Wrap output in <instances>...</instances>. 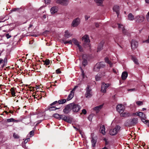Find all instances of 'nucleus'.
Instances as JSON below:
<instances>
[{"label": "nucleus", "mask_w": 149, "mask_h": 149, "mask_svg": "<svg viewBox=\"0 0 149 149\" xmlns=\"http://www.w3.org/2000/svg\"><path fill=\"white\" fill-rule=\"evenodd\" d=\"M120 127L119 125H116L114 128L110 130L109 131L110 134L111 135H115L120 132Z\"/></svg>", "instance_id": "obj_1"}, {"label": "nucleus", "mask_w": 149, "mask_h": 149, "mask_svg": "<svg viewBox=\"0 0 149 149\" xmlns=\"http://www.w3.org/2000/svg\"><path fill=\"white\" fill-rule=\"evenodd\" d=\"M138 122L137 119L134 118L132 119L128 120L125 122V124L127 126L134 125L137 123Z\"/></svg>", "instance_id": "obj_2"}, {"label": "nucleus", "mask_w": 149, "mask_h": 149, "mask_svg": "<svg viewBox=\"0 0 149 149\" xmlns=\"http://www.w3.org/2000/svg\"><path fill=\"white\" fill-rule=\"evenodd\" d=\"M85 97L87 98H90L92 96V94L91 89L89 85H87Z\"/></svg>", "instance_id": "obj_3"}, {"label": "nucleus", "mask_w": 149, "mask_h": 149, "mask_svg": "<svg viewBox=\"0 0 149 149\" xmlns=\"http://www.w3.org/2000/svg\"><path fill=\"white\" fill-rule=\"evenodd\" d=\"M105 65L104 62H101L97 63L94 67V70L95 71H98L99 69L101 68L104 67Z\"/></svg>", "instance_id": "obj_4"}, {"label": "nucleus", "mask_w": 149, "mask_h": 149, "mask_svg": "<svg viewBox=\"0 0 149 149\" xmlns=\"http://www.w3.org/2000/svg\"><path fill=\"white\" fill-rule=\"evenodd\" d=\"M72 110L74 112H78L80 109V107L77 104L74 103L70 104Z\"/></svg>", "instance_id": "obj_5"}, {"label": "nucleus", "mask_w": 149, "mask_h": 149, "mask_svg": "<svg viewBox=\"0 0 149 149\" xmlns=\"http://www.w3.org/2000/svg\"><path fill=\"white\" fill-rule=\"evenodd\" d=\"M110 85L109 84H105L103 83L101 86V91L102 92L105 93L106 92V89Z\"/></svg>", "instance_id": "obj_6"}, {"label": "nucleus", "mask_w": 149, "mask_h": 149, "mask_svg": "<svg viewBox=\"0 0 149 149\" xmlns=\"http://www.w3.org/2000/svg\"><path fill=\"white\" fill-rule=\"evenodd\" d=\"M80 19L77 17L74 19L72 21V26L73 27L77 26L80 24Z\"/></svg>", "instance_id": "obj_7"}, {"label": "nucleus", "mask_w": 149, "mask_h": 149, "mask_svg": "<svg viewBox=\"0 0 149 149\" xmlns=\"http://www.w3.org/2000/svg\"><path fill=\"white\" fill-rule=\"evenodd\" d=\"M124 106L121 104H118L116 107L117 111L120 113H123L124 112Z\"/></svg>", "instance_id": "obj_8"}, {"label": "nucleus", "mask_w": 149, "mask_h": 149, "mask_svg": "<svg viewBox=\"0 0 149 149\" xmlns=\"http://www.w3.org/2000/svg\"><path fill=\"white\" fill-rule=\"evenodd\" d=\"M135 19L136 22L141 23L143 21L144 17L143 16L138 15L136 17Z\"/></svg>", "instance_id": "obj_9"}, {"label": "nucleus", "mask_w": 149, "mask_h": 149, "mask_svg": "<svg viewBox=\"0 0 149 149\" xmlns=\"http://www.w3.org/2000/svg\"><path fill=\"white\" fill-rule=\"evenodd\" d=\"M82 40L84 41L85 43H87V46L88 47H90L89 42H90V40L88 36L87 35H85L82 37Z\"/></svg>", "instance_id": "obj_10"}, {"label": "nucleus", "mask_w": 149, "mask_h": 149, "mask_svg": "<svg viewBox=\"0 0 149 149\" xmlns=\"http://www.w3.org/2000/svg\"><path fill=\"white\" fill-rule=\"evenodd\" d=\"M72 110L70 104L67 105L63 110V112L65 113H69Z\"/></svg>", "instance_id": "obj_11"}, {"label": "nucleus", "mask_w": 149, "mask_h": 149, "mask_svg": "<svg viewBox=\"0 0 149 149\" xmlns=\"http://www.w3.org/2000/svg\"><path fill=\"white\" fill-rule=\"evenodd\" d=\"M66 102V100L65 99H63L61 100H59L58 102L57 101H55L53 103L51 104L50 105L52 106L53 105H54L58 103L60 104H62L65 103Z\"/></svg>", "instance_id": "obj_12"}, {"label": "nucleus", "mask_w": 149, "mask_h": 149, "mask_svg": "<svg viewBox=\"0 0 149 149\" xmlns=\"http://www.w3.org/2000/svg\"><path fill=\"white\" fill-rule=\"evenodd\" d=\"M118 28L119 29H121L125 35H128V32L124 28L123 26L120 24H118Z\"/></svg>", "instance_id": "obj_13"}, {"label": "nucleus", "mask_w": 149, "mask_h": 149, "mask_svg": "<svg viewBox=\"0 0 149 149\" xmlns=\"http://www.w3.org/2000/svg\"><path fill=\"white\" fill-rule=\"evenodd\" d=\"M138 45V42L137 41L132 40L131 42V46L132 49H134L136 48Z\"/></svg>", "instance_id": "obj_14"}, {"label": "nucleus", "mask_w": 149, "mask_h": 149, "mask_svg": "<svg viewBox=\"0 0 149 149\" xmlns=\"http://www.w3.org/2000/svg\"><path fill=\"white\" fill-rule=\"evenodd\" d=\"M100 132L103 135H104L106 134L105 128L104 125H101L100 126V128L99 129Z\"/></svg>", "instance_id": "obj_15"}, {"label": "nucleus", "mask_w": 149, "mask_h": 149, "mask_svg": "<svg viewBox=\"0 0 149 149\" xmlns=\"http://www.w3.org/2000/svg\"><path fill=\"white\" fill-rule=\"evenodd\" d=\"M113 11L115 12L117 14L118 17L119 15V7L118 6H115L113 8Z\"/></svg>", "instance_id": "obj_16"}, {"label": "nucleus", "mask_w": 149, "mask_h": 149, "mask_svg": "<svg viewBox=\"0 0 149 149\" xmlns=\"http://www.w3.org/2000/svg\"><path fill=\"white\" fill-rule=\"evenodd\" d=\"M104 0H94L97 5L98 6H103V1Z\"/></svg>", "instance_id": "obj_17"}, {"label": "nucleus", "mask_w": 149, "mask_h": 149, "mask_svg": "<svg viewBox=\"0 0 149 149\" xmlns=\"http://www.w3.org/2000/svg\"><path fill=\"white\" fill-rule=\"evenodd\" d=\"M103 105L102 104L95 107L94 108V110L96 111V113H98L100 110L102 108Z\"/></svg>", "instance_id": "obj_18"}, {"label": "nucleus", "mask_w": 149, "mask_h": 149, "mask_svg": "<svg viewBox=\"0 0 149 149\" xmlns=\"http://www.w3.org/2000/svg\"><path fill=\"white\" fill-rule=\"evenodd\" d=\"M104 61L106 63L109 64L110 67H111L113 65V63L111 61L109 60L108 57H106L104 59Z\"/></svg>", "instance_id": "obj_19"}, {"label": "nucleus", "mask_w": 149, "mask_h": 149, "mask_svg": "<svg viewBox=\"0 0 149 149\" xmlns=\"http://www.w3.org/2000/svg\"><path fill=\"white\" fill-rule=\"evenodd\" d=\"M6 121L8 123H10L12 122H15L16 123H18L19 122V120H16L14 119L11 118L9 119H7Z\"/></svg>", "instance_id": "obj_20"}, {"label": "nucleus", "mask_w": 149, "mask_h": 149, "mask_svg": "<svg viewBox=\"0 0 149 149\" xmlns=\"http://www.w3.org/2000/svg\"><path fill=\"white\" fill-rule=\"evenodd\" d=\"M128 74L126 72H123L122 74L121 77L123 80L125 79L127 77Z\"/></svg>", "instance_id": "obj_21"}, {"label": "nucleus", "mask_w": 149, "mask_h": 149, "mask_svg": "<svg viewBox=\"0 0 149 149\" xmlns=\"http://www.w3.org/2000/svg\"><path fill=\"white\" fill-rule=\"evenodd\" d=\"M62 119L67 122H69V118L64 115H61L60 119Z\"/></svg>", "instance_id": "obj_22"}, {"label": "nucleus", "mask_w": 149, "mask_h": 149, "mask_svg": "<svg viewBox=\"0 0 149 149\" xmlns=\"http://www.w3.org/2000/svg\"><path fill=\"white\" fill-rule=\"evenodd\" d=\"M58 10V8L56 7H52L51 9L50 12L52 14H54L57 12Z\"/></svg>", "instance_id": "obj_23"}, {"label": "nucleus", "mask_w": 149, "mask_h": 149, "mask_svg": "<svg viewBox=\"0 0 149 149\" xmlns=\"http://www.w3.org/2000/svg\"><path fill=\"white\" fill-rule=\"evenodd\" d=\"M72 35V34H71L68 31H65V32L64 36L67 38H68Z\"/></svg>", "instance_id": "obj_24"}, {"label": "nucleus", "mask_w": 149, "mask_h": 149, "mask_svg": "<svg viewBox=\"0 0 149 149\" xmlns=\"http://www.w3.org/2000/svg\"><path fill=\"white\" fill-rule=\"evenodd\" d=\"M74 95V93L73 92L70 91V93L68 95L67 98V100L68 101H69L71 100L73 97Z\"/></svg>", "instance_id": "obj_25"}, {"label": "nucleus", "mask_w": 149, "mask_h": 149, "mask_svg": "<svg viewBox=\"0 0 149 149\" xmlns=\"http://www.w3.org/2000/svg\"><path fill=\"white\" fill-rule=\"evenodd\" d=\"M128 19L130 20H133L134 19V16L132 14L130 13L128 15Z\"/></svg>", "instance_id": "obj_26"}, {"label": "nucleus", "mask_w": 149, "mask_h": 149, "mask_svg": "<svg viewBox=\"0 0 149 149\" xmlns=\"http://www.w3.org/2000/svg\"><path fill=\"white\" fill-rule=\"evenodd\" d=\"M69 3L68 0H62L61 4L65 6H67Z\"/></svg>", "instance_id": "obj_27"}, {"label": "nucleus", "mask_w": 149, "mask_h": 149, "mask_svg": "<svg viewBox=\"0 0 149 149\" xmlns=\"http://www.w3.org/2000/svg\"><path fill=\"white\" fill-rule=\"evenodd\" d=\"M73 42L74 45L78 46L79 45L80 42H79L77 39L75 38H73L72 40V42Z\"/></svg>", "instance_id": "obj_28"}, {"label": "nucleus", "mask_w": 149, "mask_h": 149, "mask_svg": "<svg viewBox=\"0 0 149 149\" xmlns=\"http://www.w3.org/2000/svg\"><path fill=\"white\" fill-rule=\"evenodd\" d=\"M91 141L92 146L93 147H95L96 143V140L94 138H92Z\"/></svg>", "instance_id": "obj_29"}, {"label": "nucleus", "mask_w": 149, "mask_h": 149, "mask_svg": "<svg viewBox=\"0 0 149 149\" xmlns=\"http://www.w3.org/2000/svg\"><path fill=\"white\" fill-rule=\"evenodd\" d=\"M60 107H49V110L50 111H54L57 109H60Z\"/></svg>", "instance_id": "obj_30"}, {"label": "nucleus", "mask_w": 149, "mask_h": 149, "mask_svg": "<svg viewBox=\"0 0 149 149\" xmlns=\"http://www.w3.org/2000/svg\"><path fill=\"white\" fill-rule=\"evenodd\" d=\"M146 116H144L143 117H142V118H141V120L143 122H146V123H148V122H149V120H146Z\"/></svg>", "instance_id": "obj_31"}, {"label": "nucleus", "mask_w": 149, "mask_h": 149, "mask_svg": "<svg viewBox=\"0 0 149 149\" xmlns=\"http://www.w3.org/2000/svg\"><path fill=\"white\" fill-rule=\"evenodd\" d=\"M102 47H103V43H100V45L98 46L97 52L100 51L102 49Z\"/></svg>", "instance_id": "obj_32"}, {"label": "nucleus", "mask_w": 149, "mask_h": 149, "mask_svg": "<svg viewBox=\"0 0 149 149\" xmlns=\"http://www.w3.org/2000/svg\"><path fill=\"white\" fill-rule=\"evenodd\" d=\"M85 56V55H83L82 57L83 59V61L82 62V64L84 66H85L87 63V60L84 58V57Z\"/></svg>", "instance_id": "obj_33"}, {"label": "nucleus", "mask_w": 149, "mask_h": 149, "mask_svg": "<svg viewBox=\"0 0 149 149\" xmlns=\"http://www.w3.org/2000/svg\"><path fill=\"white\" fill-rule=\"evenodd\" d=\"M136 115L139 116L141 118H142V117H143L144 116H145V115L143 114V113L142 112H137Z\"/></svg>", "instance_id": "obj_34"}, {"label": "nucleus", "mask_w": 149, "mask_h": 149, "mask_svg": "<svg viewBox=\"0 0 149 149\" xmlns=\"http://www.w3.org/2000/svg\"><path fill=\"white\" fill-rule=\"evenodd\" d=\"M132 59L133 61L137 65L139 64L138 60L135 57L132 56Z\"/></svg>", "instance_id": "obj_35"}, {"label": "nucleus", "mask_w": 149, "mask_h": 149, "mask_svg": "<svg viewBox=\"0 0 149 149\" xmlns=\"http://www.w3.org/2000/svg\"><path fill=\"white\" fill-rule=\"evenodd\" d=\"M53 116L56 118L60 119L61 115H60L57 113L54 114L53 115Z\"/></svg>", "instance_id": "obj_36"}, {"label": "nucleus", "mask_w": 149, "mask_h": 149, "mask_svg": "<svg viewBox=\"0 0 149 149\" xmlns=\"http://www.w3.org/2000/svg\"><path fill=\"white\" fill-rule=\"evenodd\" d=\"M10 91L11 92V93L13 96H15V92L14 91V89L13 88H11Z\"/></svg>", "instance_id": "obj_37"}, {"label": "nucleus", "mask_w": 149, "mask_h": 149, "mask_svg": "<svg viewBox=\"0 0 149 149\" xmlns=\"http://www.w3.org/2000/svg\"><path fill=\"white\" fill-rule=\"evenodd\" d=\"M13 137L15 139H18L19 137V135L15 133H13Z\"/></svg>", "instance_id": "obj_38"}, {"label": "nucleus", "mask_w": 149, "mask_h": 149, "mask_svg": "<svg viewBox=\"0 0 149 149\" xmlns=\"http://www.w3.org/2000/svg\"><path fill=\"white\" fill-rule=\"evenodd\" d=\"M136 104L139 106L142 105L143 104V102L142 101H137V102H136Z\"/></svg>", "instance_id": "obj_39"}, {"label": "nucleus", "mask_w": 149, "mask_h": 149, "mask_svg": "<svg viewBox=\"0 0 149 149\" xmlns=\"http://www.w3.org/2000/svg\"><path fill=\"white\" fill-rule=\"evenodd\" d=\"M64 44H66L67 43H69L70 44H72V40H70L69 41H65L63 42Z\"/></svg>", "instance_id": "obj_40"}, {"label": "nucleus", "mask_w": 149, "mask_h": 149, "mask_svg": "<svg viewBox=\"0 0 149 149\" xmlns=\"http://www.w3.org/2000/svg\"><path fill=\"white\" fill-rule=\"evenodd\" d=\"M50 63V61L48 59H47L45 62L44 64H45L46 65H48Z\"/></svg>", "instance_id": "obj_41"}, {"label": "nucleus", "mask_w": 149, "mask_h": 149, "mask_svg": "<svg viewBox=\"0 0 149 149\" xmlns=\"http://www.w3.org/2000/svg\"><path fill=\"white\" fill-rule=\"evenodd\" d=\"M146 17L147 21L149 22V11L146 15Z\"/></svg>", "instance_id": "obj_42"}, {"label": "nucleus", "mask_w": 149, "mask_h": 149, "mask_svg": "<svg viewBox=\"0 0 149 149\" xmlns=\"http://www.w3.org/2000/svg\"><path fill=\"white\" fill-rule=\"evenodd\" d=\"M19 10V8H12L11 10L12 11L15 12L16 11H18Z\"/></svg>", "instance_id": "obj_43"}, {"label": "nucleus", "mask_w": 149, "mask_h": 149, "mask_svg": "<svg viewBox=\"0 0 149 149\" xmlns=\"http://www.w3.org/2000/svg\"><path fill=\"white\" fill-rule=\"evenodd\" d=\"M77 47H78L79 48V50L80 51V52H82L83 51V49H82V47L80 46V44L78 46H77Z\"/></svg>", "instance_id": "obj_44"}, {"label": "nucleus", "mask_w": 149, "mask_h": 149, "mask_svg": "<svg viewBox=\"0 0 149 149\" xmlns=\"http://www.w3.org/2000/svg\"><path fill=\"white\" fill-rule=\"evenodd\" d=\"M56 73L58 74H60L61 73V71L60 69H58L57 70H56Z\"/></svg>", "instance_id": "obj_45"}, {"label": "nucleus", "mask_w": 149, "mask_h": 149, "mask_svg": "<svg viewBox=\"0 0 149 149\" xmlns=\"http://www.w3.org/2000/svg\"><path fill=\"white\" fill-rule=\"evenodd\" d=\"M121 114L122 115H121V116H127L129 115V114L128 113H126L125 112H124V113H122Z\"/></svg>", "instance_id": "obj_46"}, {"label": "nucleus", "mask_w": 149, "mask_h": 149, "mask_svg": "<svg viewBox=\"0 0 149 149\" xmlns=\"http://www.w3.org/2000/svg\"><path fill=\"white\" fill-rule=\"evenodd\" d=\"M87 111L86 109H83L82 111V113L84 114H86V113Z\"/></svg>", "instance_id": "obj_47"}, {"label": "nucleus", "mask_w": 149, "mask_h": 149, "mask_svg": "<svg viewBox=\"0 0 149 149\" xmlns=\"http://www.w3.org/2000/svg\"><path fill=\"white\" fill-rule=\"evenodd\" d=\"M95 78L96 81H98L100 79V77L98 76L97 75H96L95 77Z\"/></svg>", "instance_id": "obj_48"}, {"label": "nucleus", "mask_w": 149, "mask_h": 149, "mask_svg": "<svg viewBox=\"0 0 149 149\" xmlns=\"http://www.w3.org/2000/svg\"><path fill=\"white\" fill-rule=\"evenodd\" d=\"M34 132L33 131H32L30 132L29 134L30 135V136L31 137L33 135Z\"/></svg>", "instance_id": "obj_49"}, {"label": "nucleus", "mask_w": 149, "mask_h": 149, "mask_svg": "<svg viewBox=\"0 0 149 149\" xmlns=\"http://www.w3.org/2000/svg\"><path fill=\"white\" fill-rule=\"evenodd\" d=\"M62 0H55L56 2L58 3L61 4Z\"/></svg>", "instance_id": "obj_50"}, {"label": "nucleus", "mask_w": 149, "mask_h": 149, "mask_svg": "<svg viewBox=\"0 0 149 149\" xmlns=\"http://www.w3.org/2000/svg\"><path fill=\"white\" fill-rule=\"evenodd\" d=\"M6 37L7 39H8L11 37V36L8 33L6 35Z\"/></svg>", "instance_id": "obj_51"}, {"label": "nucleus", "mask_w": 149, "mask_h": 149, "mask_svg": "<svg viewBox=\"0 0 149 149\" xmlns=\"http://www.w3.org/2000/svg\"><path fill=\"white\" fill-rule=\"evenodd\" d=\"M143 42L149 43V36L148 39L144 40L143 41Z\"/></svg>", "instance_id": "obj_52"}, {"label": "nucleus", "mask_w": 149, "mask_h": 149, "mask_svg": "<svg viewBox=\"0 0 149 149\" xmlns=\"http://www.w3.org/2000/svg\"><path fill=\"white\" fill-rule=\"evenodd\" d=\"M30 140V138H28L27 139H26L24 141V143H26L28 141H29Z\"/></svg>", "instance_id": "obj_53"}, {"label": "nucleus", "mask_w": 149, "mask_h": 149, "mask_svg": "<svg viewBox=\"0 0 149 149\" xmlns=\"http://www.w3.org/2000/svg\"><path fill=\"white\" fill-rule=\"evenodd\" d=\"M90 17V16H89L88 15H85V20H87Z\"/></svg>", "instance_id": "obj_54"}, {"label": "nucleus", "mask_w": 149, "mask_h": 149, "mask_svg": "<svg viewBox=\"0 0 149 149\" xmlns=\"http://www.w3.org/2000/svg\"><path fill=\"white\" fill-rule=\"evenodd\" d=\"M77 86H75L74 88L73 89V90L71 91V92H73L74 93V91H75V89H76V88H77Z\"/></svg>", "instance_id": "obj_55"}, {"label": "nucleus", "mask_w": 149, "mask_h": 149, "mask_svg": "<svg viewBox=\"0 0 149 149\" xmlns=\"http://www.w3.org/2000/svg\"><path fill=\"white\" fill-rule=\"evenodd\" d=\"M39 97V96L38 95H35L34 96V98H37V99L39 100L40 98H38V97Z\"/></svg>", "instance_id": "obj_56"}, {"label": "nucleus", "mask_w": 149, "mask_h": 149, "mask_svg": "<svg viewBox=\"0 0 149 149\" xmlns=\"http://www.w3.org/2000/svg\"><path fill=\"white\" fill-rule=\"evenodd\" d=\"M50 2L49 0H45V2L46 3H50Z\"/></svg>", "instance_id": "obj_57"}, {"label": "nucleus", "mask_w": 149, "mask_h": 149, "mask_svg": "<svg viewBox=\"0 0 149 149\" xmlns=\"http://www.w3.org/2000/svg\"><path fill=\"white\" fill-rule=\"evenodd\" d=\"M95 26H96V27H97L99 26V25L97 23H95Z\"/></svg>", "instance_id": "obj_58"}, {"label": "nucleus", "mask_w": 149, "mask_h": 149, "mask_svg": "<svg viewBox=\"0 0 149 149\" xmlns=\"http://www.w3.org/2000/svg\"><path fill=\"white\" fill-rule=\"evenodd\" d=\"M135 89H130L128 90V91H135Z\"/></svg>", "instance_id": "obj_59"}, {"label": "nucleus", "mask_w": 149, "mask_h": 149, "mask_svg": "<svg viewBox=\"0 0 149 149\" xmlns=\"http://www.w3.org/2000/svg\"><path fill=\"white\" fill-rule=\"evenodd\" d=\"M145 1L146 3H149V0H145Z\"/></svg>", "instance_id": "obj_60"}, {"label": "nucleus", "mask_w": 149, "mask_h": 149, "mask_svg": "<svg viewBox=\"0 0 149 149\" xmlns=\"http://www.w3.org/2000/svg\"><path fill=\"white\" fill-rule=\"evenodd\" d=\"M3 59H0V64H1V63L3 62Z\"/></svg>", "instance_id": "obj_61"}, {"label": "nucleus", "mask_w": 149, "mask_h": 149, "mask_svg": "<svg viewBox=\"0 0 149 149\" xmlns=\"http://www.w3.org/2000/svg\"><path fill=\"white\" fill-rule=\"evenodd\" d=\"M113 71L114 72L116 73V71L114 69H113Z\"/></svg>", "instance_id": "obj_62"}, {"label": "nucleus", "mask_w": 149, "mask_h": 149, "mask_svg": "<svg viewBox=\"0 0 149 149\" xmlns=\"http://www.w3.org/2000/svg\"><path fill=\"white\" fill-rule=\"evenodd\" d=\"M33 26L32 24H30L29 26V28Z\"/></svg>", "instance_id": "obj_63"}, {"label": "nucleus", "mask_w": 149, "mask_h": 149, "mask_svg": "<svg viewBox=\"0 0 149 149\" xmlns=\"http://www.w3.org/2000/svg\"><path fill=\"white\" fill-rule=\"evenodd\" d=\"M146 110V109L145 108H143L142 109V111Z\"/></svg>", "instance_id": "obj_64"}]
</instances>
